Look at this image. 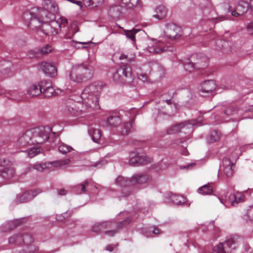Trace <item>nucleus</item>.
Segmentation results:
<instances>
[{
    "instance_id": "nucleus-42",
    "label": "nucleus",
    "mask_w": 253,
    "mask_h": 253,
    "mask_svg": "<svg viewBox=\"0 0 253 253\" xmlns=\"http://www.w3.org/2000/svg\"><path fill=\"white\" fill-rule=\"evenodd\" d=\"M165 102L167 103V106H165V108H166V111L163 112V113L164 114H166L169 115H171V112L169 110V108H171L172 109V107L171 106L170 100L169 99L163 101L162 103Z\"/></svg>"
},
{
    "instance_id": "nucleus-30",
    "label": "nucleus",
    "mask_w": 253,
    "mask_h": 253,
    "mask_svg": "<svg viewBox=\"0 0 253 253\" xmlns=\"http://www.w3.org/2000/svg\"><path fill=\"white\" fill-rule=\"evenodd\" d=\"M15 173L14 169L11 167L5 168L2 171L0 170V175L5 179L12 178Z\"/></svg>"
},
{
    "instance_id": "nucleus-11",
    "label": "nucleus",
    "mask_w": 253,
    "mask_h": 253,
    "mask_svg": "<svg viewBox=\"0 0 253 253\" xmlns=\"http://www.w3.org/2000/svg\"><path fill=\"white\" fill-rule=\"evenodd\" d=\"M130 159L129 164L131 166H138L142 165H147L152 162V159L145 155H140L138 152H131L129 154Z\"/></svg>"
},
{
    "instance_id": "nucleus-16",
    "label": "nucleus",
    "mask_w": 253,
    "mask_h": 253,
    "mask_svg": "<svg viewBox=\"0 0 253 253\" xmlns=\"http://www.w3.org/2000/svg\"><path fill=\"white\" fill-rule=\"evenodd\" d=\"M249 6L250 3H248L247 2L241 1L234 8V10H233L232 8L230 6L229 7L228 10L231 12V14L233 16H238L244 14L248 10Z\"/></svg>"
},
{
    "instance_id": "nucleus-34",
    "label": "nucleus",
    "mask_w": 253,
    "mask_h": 253,
    "mask_svg": "<svg viewBox=\"0 0 253 253\" xmlns=\"http://www.w3.org/2000/svg\"><path fill=\"white\" fill-rule=\"evenodd\" d=\"M212 192V187L209 185H205L198 189V192L202 195H210Z\"/></svg>"
},
{
    "instance_id": "nucleus-54",
    "label": "nucleus",
    "mask_w": 253,
    "mask_h": 253,
    "mask_svg": "<svg viewBox=\"0 0 253 253\" xmlns=\"http://www.w3.org/2000/svg\"><path fill=\"white\" fill-rule=\"evenodd\" d=\"M67 193V191L65 189H61L59 191V194L60 195H64Z\"/></svg>"
},
{
    "instance_id": "nucleus-19",
    "label": "nucleus",
    "mask_w": 253,
    "mask_h": 253,
    "mask_svg": "<svg viewBox=\"0 0 253 253\" xmlns=\"http://www.w3.org/2000/svg\"><path fill=\"white\" fill-rule=\"evenodd\" d=\"M42 70L47 76L53 77L56 75L57 69L55 65L51 62H42Z\"/></svg>"
},
{
    "instance_id": "nucleus-57",
    "label": "nucleus",
    "mask_w": 253,
    "mask_h": 253,
    "mask_svg": "<svg viewBox=\"0 0 253 253\" xmlns=\"http://www.w3.org/2000/svg\"><path fill=\"white\" fill-rule=\"evenodd\" d=\"M218 199L221 204H222L224 205L225 206H226V205L225 203V201L222 197H221V198L219 197Z\"/></svg>"
},
{
    "instance_id": "nucleus-64",
    "label": "nucleus",
    "mask_w": 253,
    "mask_h": 253,
    "mask_svg": "<svg viewBox=\"0 0 253 253\" xmlns=\"http://www.w3.org/2000/svg\"><path fill=\"white\" fill-rule=\"evenodd\" d=\"M250 253H253V250L250 252Z\"/></svg>"
},
{
    "instance_id": "nucleus-40",
    "label": "nucleus",
    "mask_w": 253,
    "mask_h": 253,
    "mask_svg": "<svg viewBox=\"0 0 253 253\" xmlns=\"http://www.w3.org/2000/svg\"><path fill=\"white\" fill-rule=\"evenodd\" d=\"M28 55L31 58H39L42 56V53L39 49H36L30 50L28 53Z\"/></svg>"
},
{
    "instance_id": "nucleus-45",
    "label": "nucleus",
    "mask_w": 253,
    "mask_h": 253,
    "mask_svg": "<svg viewBox=\"0 0 253 253\" xmlns=\"http://www.w3.org/2000/svg\"><path fill=\"white\" fill-rule=\"evenodd\" d=\"M88 182L87 180H85L83 183L77 186L78 188H81V191L79 193L81 194L86 191L85 187L86 186L88 185Z\"/></svg>"
},
{
    "instance_id": "nucleus-41",
    "label": "nucleus",
    "mask_w": 253,
    "mask_h": 253,
    "mask_svg": "<svg viewBox=\"0 0 253 253\" xmlns=\"http://www.w3.org/2000/svg\"><path fill=\"white\" fill-rule=\"evenodd\" d=\"M246 217L245 219L247 222H253V206H250L247 210Z\"/></svg>"
},
{
    "instance_id": "nucleus-50",
    "label": "nucleus",
    "mask_w": 253,
    "mask_h": 253,
    "mask_svg": "<svg viewBox=\"0 0 253 253\" xmlns=\"http://www.w3.org/2000/svg\"><path fill=\"white\" fill-rule=\"evenodd\" d=\"M89 43H90V42H73L72 44H73V46H74L77 47L78 44H88Z\"/></svg>"
},
{
    "instance_id": "nucleus-58",
    "label": "nucleus",
    "mask_w": 253,
    "mask_h": 253,
    "mask_svg": "<svg viewBox=\"0 0 253 253\" xmlns=\"http://www.w3.org/2000/svg\"><path fill=\"white\" fill-rule=\"evenodd\" d=\"M160 166V169H165L166 168V165H165V166H164L163 163H161L159 164Z\"/></svg>"
},
{
    "instance_id": "nucleus-56",
    "label": "nucleus",
    "mask_w": 253,
    "mask_h": 253,
    "mask_svg": "<svg viewBox=\"0 0 253 253\" xmlns=\"http://www.w3.org/2000/svg\"><path fill=\"white\" fill-rule=\"evenodd\" d=\"M181 153L183 155H184V156H187L188 154V152L187 151V149H184L182 152H181Z\"/></svg>"
},
{
    "instance_id": "nucleus-6",
    "label": "nucleus",
    "mask_w": 253,
    "mask_h": 253,
    "mask_svg": "<svg viewBox=\"0 0 253 253\" xmlns=\"http://www.w3.org/2000/svg\"><path fill=\"white\" fill-rule=\"evenodd\" d=\"M198 121L195 120L188 121L169 127L167 130L168 134H173L178 132H184L185 134L190 133L193 130V127L197 126Z\"/></svg>"
},
{
    "instance_id": "nucleus-13",
    "label": "nucleus",
    "mask_w": 253,
    "mask_h": 253,
    "mask_svg": "<svg viewBox=\"0 0 253 253\" xmlns=\"http://www.w3.org/2000/svg\"><path fill=\"white\" fill-rule=\"evenodd\" d=\"M181 29L176 24L169 23L166 25L164 31L165 36L169 39H174L181 36Z\"/></svg>"
},
{
    "instance_id": "nucleus-59",
    "label": "nucleus",
    "mask_w": 253,
    "mask_h": 253,
    "mask_svg": "<svg viewBox=\"0 0 253 253\" xmlns=\"http://www.w3.org/2000/svg\"><path fill=\"white\" fill-rule=\"evenodd\" d=\"M250 6L253 11V0H250Z\"/></svg>"
},
{
    "instance_id": "nucleus-20",
    "label": "nucleus",
    "mask_w": 253,
    "mask_h": 253,
    "mask_svg": "<svg viewBox=\"0 0 253 253\" xmlns=\"http://www.w3.org/2000/svg\"><path fill=\"white\" fill-rule=\"evenodd\" d=\"M41 192V191L40 189L25 192L17 198V202L25 203L28 202Z\"/></svg>"
},
{
    "instance_id": "nucleus-49",
    "label": "nucleus",
    "mask_w": 253,
    "mask_h": 253,
    "mask_svg": "<svg viewBox=\"0 0 253 253\" xmlns=\"http://www.w3.org/2000/svg\"><path fill=\"white\" fill-rule=\"evenodd\" d=\"M216 44H217L218 48L221 49L223 46V43H225V42L221 40H218L216 41Z\"/></svg>"
},
{
    "instance_id": "nucleus-25",
    "label": "nucleus",
    "mask_w": 253,
    "mask_h": 253,
    "mask_svg": "<svg viewBox=\"0 0 253 253\" xmlns=\"http://www.w3.org/2000/svg\"><path fill=\"white\" fill-rule=\"evenodd\" d=\"M168 11V9L165 5L160 4L155 9V14H153V17L156 19L161 20L167 16Z\"/></svg>"
},
{
    "instance_id": "nucleus-7",
    "label": "nucleus",
    "mask_w": 253,
    "mask_h": 253,
    "mask_svg": "<svg viewBox=\"0 0 253 253\" xmlns=\"http://www.w3.org/2000/svg\"><path fill=\"white\" fill-rule=\"evenodd\" d=\"M70 162L69 159L63 160L56 161L51 162H46L43 163H37L33 165L34 169L39 171H42L45 169L52 170L53 167H58V166H63L68 165Z\"/></svg>"
},
{
    "instance_id": "nucleus-37",
    "label": "nucleus",
    "mask_w": 253,
    "mask_h": 253,
    "mask_svg": "<svg viewBox=\"0 0 253 253\" xmlns=\"http://www.w3.org/2000/svg\"><path fill=\"white\" fill-rule=\"evenodd\" d=\"M219 138V133L216 130H213L211 132L209 137L208 138V141L210 142L213 143L218 141Z\"/></svg>"
},
{
    "instance_id": "nucleus-55",
    "label": "nucleus",
    "mask_w": 253,
    "mask_h": 253,
    "mask_svg": "<svg viewBox=\"0 0 253 253\" xmlns=\"http://www.w3.org/2000/svg\"><path fill=\"white\" fill-rule=\"evenodd\" d=\"M5 163V160L0 158V167L3 166Z\"/></svg>"
},
{
    "instance_id": "nucleus-2",
    "label": "nucleus",
    "mask_w": 253,
    "mask_h": 253,
    "mask_svg": "<svg viewBox=\"0 0 253 253\" xmlns=\"http://www.w3.org/2000/svg\"><path fill=\"white\" fill-rule=\"evenodd\" d=\"M102 91V86L98 83H94L87 85L82 92L79 99L77 100V104H74L72 101L69 102L70 105L66 106L65 112L78 116L99 109V99Z\"/></svg>"
},
{
    "instance_id": "nucleus-51",
    "label": "nucleus",
    "mask_w": 253,
    "mask_h": 253,
    "mask_svg": "<svg viewBox=\"0 0 253 253\" xmlns=\"http://www.w3.org/2000/svg\"><path fill=\"white\" fill-rule=\"evenodd\" d=\"M232 108H227L225 111H224V113L227 115H231V113H232Z\"/></svg>"
},
{
    "instance_id": "nucleus-3",
    "label": "nucleus",
    "mask_w": 253,
    "mask_h": 253,
    "mask_svg": "<svg viewBox=\"0 0 253 253\" xmlns=\"http://www.w3.org/2000/svg\"><path fill=\"white\" fill-rule=\"evenodd\" d=\"M94 68L88 61L74 65L70 71L69 77L72 81L80 83L92 77Z\"/></svg>"
},
{
    "instance_id": "nucleus-4",
    "label": "nucleus",
    "mask_w": 253,
    "mask_h": 253,
    "mask_svg": "<svg viewBox=\"0 0 253 253\" xmlns=\"http://www.w3.org/2000/svg\"><path fill=\"white\" fill-rule=\"evenodd\" d=\"M130 221L129 218H127L123 223H116L111 221H105L97 222L92 227V231L95 233L104 232L109 236H113L118 232V230L120 228L121 224L128 223Z\"/></svg>"
},
{
    "instance_id": "nucleus-32",
    "label": "nucleus",
    "mask_w": 253,
    "mask_h": 253,
    "mask_svg": "<svg viewBox=\"0 0 253 253\" xmlns=\"http://www.w3.org/2000/svg\"><path fill=\"white\" fill-rule=\"evenodd\" d=\"M54 22L57 24V29L58 30L59 33L61 31L62 28H65L68 25V20L66 18L61 16L56 21L53 20Z\"/></svg>"
},
{
    "instance_id": "nucleus-5",
    "label": "nucleus",
    "mask_w": 253,
    "mask_h": 253,
    "mask_svg": "<svg viewBox=\"0 0 253 253\" xmlns=\"http://www.w3.org/2000/svg\"><path fill=\"white\" fill-rule=\"evenodd\" d=\"M31 132V137L33 145L41 144L49 138V135L51 132V128L49 126H40L29 130Z\"/></svg>"
},
{
    "instance_id": "nucleus-17",
    "label": "nucleus",
    "mask_w": 253,
    "mask_h": 253,
    "mask_svg": "<svg viewBox=\"0 0 253 253\" xmlns=\"http://www.w3.org/2000/svg\"><path fill=\"white\" fill-rule=\"evenodd\" d=\"M151 177L148 174H136L129 179L130 184L141 185L151 180Z\"/></svg>"
},
{
    "instance_id": "nucleus-1",
    "label": "nucleus",
    "mask_w": 253,
    "mask_h": 253,
    "mask_svg": "<svg viewBox=\"0 0 253 253\" xmlns=\"http://www.w3.org/2000/svg\"><path fill=\"white\" fill-rule=\"evenodd\" d=\"M42 8L34 7L26 11L23 18L27 26L35 29L42 26V32L46 35H55L59 34L57 24L53 22L55 13L58 11L57 3L54 1L44 0Z\"/></svg>"
},
{
    "instance_id": "nucleus-63",
    "label": "nucleus",
    "mask_w": 253,
    "mask_h": 253,
    "mask_svg": "<svg viewBox=\"0 0 253 253\" xmlns=\"http://www.w3.org/2000/svg\"><path fill=\"white\" fill-rule=\"evenodd\" d=\"M173 107H174V109L175 110V109H176V106H175V105H173Z\"/></svg>"
},
{
    "instance_id": "nucleus-24",
    "label": "nucleus",
    "mask_w": 253,
    "mask_h": 253,
    "mask_svg": "<svg viewBox=\"0 0 253 253\" xmlns=\"http://www.w3.org/2000/svg\"><path fill=\"white\" fill-rule=\"evenodd\" d=\"M54 89L51 86V83L49 81H42V93L45 97H50L53 94Z\"/></svg>"
},
{
    "instance_id": "nucleus-53",
    "label": "nucleus",
    "mask_w": 253,
    "mask_h": 253,
    "mask_svg": "<svg viewBox=\"0 0 253 253\" xmlns=\"http://www.w3.org/2000/svg\"><path fill=\"white\" fill-rule=\"evenodd\" d=\"M194 165L193 164H188V165H185L183 167H181V169H188L190 168V167L193 166Z\"/></svg>"
},
{
    "instance_id": "nucleus-10",
    "label": "nucleus",
    "mask_w": 253,
    "mask_h": 253,
    "mask_svg": "<svg viewBox=\"0 0 253 253\" xmlns=\"http://www.w3.org/2000/svg\"><path fill=\"white\" fill-rule=\"evenodd\" d=\"M206 59V58L203 57L201 54H194L192 55L189 59H186L182 62L185 70L191 72L195 68V64H201L203 61Z\"/></svg>"
},
{
    "instance_id": "nucleus-62",
    "label": "nucleus",
    "mask_w": 253,
    "mask_h": 253,
    "mask_svg": "<svg viewBox=\"0 0 253 253\" xmlns=\"http://www.w3.org/2000/svg\"><path fill=\"white\" fill-rule=\"evenodd\" d=\"M14 227H15V226H13V227H10V228H9V229H12L14 228Z\"/></svg>"
},
{
    "instance_id": "nucleus-60",
    "label": "nucleus",
    "mask_w": 253,
    "mask_h": 253,
    "mask_svg": "<svg viewBox=\"0 0 253 253\" xmlns=\"http://www.w3.org/2000/svg\"><path fill=\"white\" fill-rule=\"evenodd\" d=\"M119 8V7L117 6H115L112 7V9L113 10H118Z\"/></svg>"
},
{
    "instance_id": "nucleus-52",
    "label": "nucleus",
    "mask_w": 253,
    "mask_h": 253,
    "mask_svg": "<svg viewBox=\"0 0 253 253\" xmlns=\"http://www.w3.org/2000/svg\"><path fill=\"white\" fill-rule=\"evenodd\" d=\"M106 250L109 252H112L114 250V247L112 245H109L106 247Z\"/></svg>"
},
{
    "instance_id": "nucleus-21",
    "label": "nucleus",
    "mask_w": 253,
    "mask_h": 253,
    "mask_svg": "<svg viewBox=\"0 0 253 253\" xmlns=\"http://www.w3.org/2000/svg\"><path fill=\"white\" fill-rule=\"evenodd\" d=\"M27 93L31 96L36 97L42 94V82L39 84H30L27 89Z\"/></svg>"
},
{
    "instance_id": "nucleus-47",
    "label": "nucleus",
    "mask_w": 253,
    "mask_h": 253,
    "mask_svg": "<svg viewBox=\"0 0 253 253\" xmlns=\"http://www.w3.org/2000/svg\"><path fill=\"white\" fill-rule=\"evenodd\" d=\"M247 30L250 35H253V23H249L247 26Z\"/></svg>"
},
{
    "instance_id": "nucleus-27",
    "label": "nucleus",
    "mask_w": 253,
    "mask_h": 253,
    "mask_svg": "<svg viewBox=\"0 0 253 253\" xmlns=\"http://www.w3.org/2000/svg\"><path fill=\"white\" fill-rule=\"evenodd\" d=\"M132 124V120L128 122L124 123L122 126L118 127L117 131L122 135H127L131 131Z\"/></svg>"
},
{
    "instance_id": "nucleus-23",
    "label": "nucleus",
    "mask_w": 253,
    "mask_h": 253,
    "mask_svg": "<svg viewBox=\"0 0 253 253\" xmlns=\"http://www.w3.org/2000/svg\"><path fill=\"white\" fill-rule=\"evenodd\" d=\"M244 196L242 193L236 192L229 196L228 202L232 206H236L238 203L243 202L244 200Z\"/></svg>"
},
{
    "instance_id": "nucleus-36",
    "label": "nucleus",
    "mask_w": 253,
    "mask_h": 253,
    "mask_svg": "<svg viewBox=\"0 0 253 253\" xmlns=\"http://www.w3.org/2000/svg\"><path fill=\"white\" fill-rule=\"evenodd\" d=\"M58 150L61 153L66 154V153L73 150V148L70 146L65 143H61L58 147Z\"/></svg>"
},
{
    "instance_id": "nucleus-46",
    "label": "nucleus",
    "mask_w": 253,
    "mask_h": 253,
    "mask_svg": "<svg viewBox=\"0 0 253 253\" xmlns=\"http://www.w3.org/2000/svg\"><path fill=\"white\" fill-rule=\"evenodd\" d=\"M151 68L152 70H159V71H163V68L162 66L159 65L157 63L155 62L152 63L151 65Z\"/></svg>"
},
{
    "instance_id": "nucleus-28",
    "label": "nucleus",
    "mask_w": 253,
    "mask_h": 253,
    "mask_svg": "<svg viewBox=\"0 0 253 253\" xmlns=\"http://www.w3.org/2000/svg\"><path fill=\"white\" fill-rule=\"evenodd\" d=\"M88 132L92 137V139L94 142H98L101 136V133L99 129L91 125L88 128Z\"/></svg>"
},
{
    "instance_id": "nucleus-33",
    "label": "nucleus",
    "mask_w": 253,
    "mask_h": 253,
    "mask_svg": "<svg viewBox=\"0 0 253 253\" xmlns=\"http://www.w3.org/2000/svg\"><path fill=\"white\" fill-rule=\"evenodd\" d=\"M172 202L176 205H180L185 202V198L182 195L177 194H172L170 196Z\"/></svg>"
},
{
    "instance_id": "nucleus-38",
    "label": "nucleus",
    "mask_w": 253,
    "mask_h": 253,
    "mask_svg": "<svg viewBox=\"0 0 253 253\" xmlns=\"http://www.w3.org/2000/svg\"><path fill=\"white\" fill-rule=\"evenodd\" d=\"M42 150V149L40 146H34L31 148L28 152V155L30 158H33L36 155L40 153Z\"/></svg>"
},
{
    "instance_id": "nucleus-9",
    "label": "nucleus",
    "mask_w": 253,
    "mask_h": 253,
    "mask_svg": "<svg viewBox=\"0 0 253 253\" xmlns=\"http://www.w3.org/2000/svg\"><path fill=\"white\" fill-rule=\"evenodd\" d=\"M113 78L115 80H128V82H131L133 80L131 68L128 65L121 66L119 68L116 72L113 75Z\"/></svg>"
},
{
    "instance_id": "nucleus-48",
    "label": "nucleus",
    "mask_w": 253,
    "mask_h": 253,
    "mask_svg": "<svg viewBox=\"0 0 253 253\" xmlns=\"http://www.w3.org/2000/svg\"><path fill=\"white\" fill-rule=\"evenodd\" d=\"M107 164V161L105 160H102L100 161L97 162L96 163L94 167H97V168H101L103 166Z\"/></svg>"
},
{
    "instance_id": "nucleus-18",
    "label": "nucleus",
    "mask_w": 253,
    "mask_h": 253,
    "mask_svg": "<svg viewBox=\"0 0 253 253\" xmlns=\"http://www.w3.org/2000/svg\"><path fill=\"white\" fill-rule=\"evenodd\" d=\"M115 183L116 185L124 187L122 189V197H126L129 195L130 191L126 187L128 184H130L129 180H127V179L122 176H119L116 178Z\"/></svg>"
},
{
    "instance_id": "nucleus-14",
    "label": "nucleus",
    "mask_w": 253,
    "mask_h": 253,
    "mask_svg": "<svg viewBox=\"0 0 253 253\" xmlns=\"http://www.w3.org/2000/svg\"><path fill=\"white\" fill-rule=\"evenodd\" d=\"M33 242V239L30 235L26 233L14 235L9 238V243L11 244L21 245L23 243L28 244Z\"/></svg>"
},
{
    "instance_id": "nucleus-22",
    "label": "nucleus",
    "mask_w": 253,
    "mask_h": 253,
    "mask_svg": "<svg viewBox=\"0 0 253 253\" xmlns=\"http://www.w3.org/2000/svg\"><path fill=\"white\" fill-rule=\"evenodd\" d=\"M222 164L224 175L228 178L231 177L233 173V163L231 162L229 159L224 158L223 159Z\"/></svg>"
},
{
    "instance_id": "nucleus-26",
    "label": "nucleus",
    "mask_w": 253,
    "mask_h": 253,
    "mask_svg": "<svg viewBox=\"0 0 253 253\" xmlns=\"http://www.w3.org/2000/svg\"><path fill=\"white\" fill-rule=\"evenodd\" d=\"M215 87L216 85L215 82L213 80H209L202 84L201 91L202 92L208 93L213 90Z\"/></svg>"
},
{
    "instance_id": "nucleus-29",
    "label": "nucleus",
    "mask_w": 253,
    "mask_h": 253,
    "mask_svg": "<svg viewBox=\"0 0 253 253\" xmlns=\"http://www.w3.org/2000/svg\"><path fill=\"white\" fill-rule=\"evenodd\" d=\"M139 0H121L120 6L126 9H133L138 6Z\"/></svg>"
},
{
    "instance_id": "nucleus-31",
    "label": "nucleus",
    "mask_w": 253,
    "mask_h": 253,
    "mask_svg": "<svg viewBox=\"0 0 253 253\" xmlns=\"http://www.w3.org/2000/svg\"><path fill=\"white\" fill-rule=\"evenodd\" d=\"M122 119L120 116H110L107 120V124L112 127H117L121 123Z\"/></svg>"
},
{
    "instance_id": "nucleus-44",
    "label": "nucleus",
    "mask_w": 253,
    "mask_h": 253,
    "mask_svg": "<svg viewBox=\"0 0 253 253\" xmlns=\"http://www.w3.org/2000/svg\"><path fill=\"white\" fill-rule=\"evenodd\" d=\"M88 1L89 5L96 7L101 4L104 0H88Z\"/></svg>"
},
{
    "instance_id": "nucleus-12",
    "label": "nucleus",
    "mask_w": 253,
    "mask_h": 253,
    "mask_svg": "<svg viewBox=\"0 0 253 253\" xmlns=\"http://www.w3.org/2000/svg\"><path fill=\"white\" fill-rule=\"evenodd\" d=\"M238 247V243L234 239L231 238L226 240L224 243H220L215 246L213 249V253H228L227 249H235Z\"/></svg>"
},
{
    "instance_id": "nucleus-8",
    "label": "nucleus",
    "mask_w": 253,
    "mask_h": 253,
    "mask_svg": "<svg viewBox=\"0 0 253 253\" xmlns=\"http://www.w3.org/2000/svg\"><path fill=\"white\" fill-rule=\"evenodd\" d=\"M168 43L169 42H166L164 39L159 40L153 45L148 46L147 50L148 52L152 53H159L164 51H172L173 47L168 45Z\"/></svg>"
},
{
    "instance_id": "nucleus-39",
    "label": "nucleus",
    "mask_w": 253,
    "mask_h": 253,
    "mask_svg": "<svg viewBox=\"0 0 253 253\" xmlns=\"http://www.w3.org/2000/svg\"><path fill=\"white\" fill-rule=\"evenodd\" d=\"M161 233V231L160 230V229L157 228L155 226H153L152 227H151L149 229L148 231H146L144 233V235L147 237H152V235H151L152 233H153L154 234H156V235H158V234H160Z\"/></svg>"
},
{
    "instance_id": "nucleus-35",
    "label": "nucleus",
    "mask_w": 253,
    "mask_h": 253,
    "mask_svg": "<svg viewBox=\"0 0 253 253\" xmlns=\"http://www.w3.org/2000/svg\"><path fill=\"white\" fill-rule=\"evenodd\" d=\"M139 31V30L133 29L131 30H125L124 31L126 37L131 40L133 43L135 42V35Z\"/></svg>"
},
{
    "instance_id": "nucleus-61",
    "label": "nucleus",
    "mask_w": 253,
    "mask_h": 253,
    "mask_svg": "<svg viewBox=\"0 0 253 253\" xmlns=\"http://www.w3.org/2000/svg\"><path fill=\"white\" fill-rule=\"evenodd\" d=\"M75 99H76V98L74 96H72V100H75Z\"/></svg>"
},
{
    "instance_id": "nucleus-15",
    "label": "nucleus",
    "mask_w": 253,
    "mask_h": 253,
    "mask_svg": "<svg viewBox=\"0 0 253 253\" xmlns=\"http://www.w3.org/2000/svg\"><path fill=\"white\" fill-rule=\"evenodd\" d=\"M31 135V132L30 131V130H28L19 137L16 142V146L19 148H22L33 145Z\"/></svg>"
},
{
    "instance_id": "nucleus-43",
    "label": "nucleus",
    "mask_w": 253,
    "mask_h": 253,
    "mask_svg": "<svg viewBox=\"0 0 253 253\" xmlns=\"http://www.w3.org/2000/svg\"><path fill=\"white\" fill-rule=\"evenodd\" d=\"M52 50V47L49 45H46V46L42 47L41 50H40V52L42 53V55L45 54H47L50 52Z\"/></svg>"
}]
</instances>
